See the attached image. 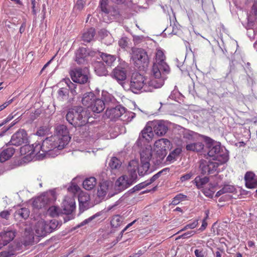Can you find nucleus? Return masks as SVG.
Masks as SVG:
<instances>
[{
	"instance_id": "obj_1",
	"label": "nucleus",
	"mask_w": 257,
	"mask_h": 257,
	"mask_svg": "<svg viewBox=\"0 0 257 257\" xmlns=\"http://www.w3.org/2000/svg\"><path fill=\"white\" fill-rule=\"evenodd\" d=\"M89 113L82 107H77L70 110L66 115V118L69 123L74 127L83 126L88 120Z\"/></svg>"
},
{
	"instance_id": "obj_2",
	"label": "nucleus",
	"mask_w": 257,
	"mask_h": 257,
	"mask_svg": "<svg viewBox=\"0 0 257 257\" xmlns=\"http://www.w3.org/2000/svg\"><path fill=\"white\" fill-rule=\"evenodd\" d=\"M156 65H153L151 76L147 78L145 92H152L154 89L161 87L164 84L165 78Z\"/></svg>"
},
{
	"instance_id": "obj_3",
	"label": "nucleus",
	"mask_w": 257,
	"mask_h": 257,
	"mask_svg": "<svg viewBox=\"0 0 257 257\" xmlns=\"http://www.w3.org/2000/svg\"><path fill=\"white\" fill-rule=\"evenodd\" d=\"M131 59L135 66L140 70H144L148 67L149 64V58L147 52L141 48L133 49Z\"/></svg>"
},
{
	"instance_id": "obj_4",
	"label": "nucleus",
	"mask_w": 257,
	"mask_h": 257,
	"mask_svg": "<svg viewBox=\"0 0 257 257\" xmlns=\"http://www.w3.org/2000/svg\"><path fill=\"white\" fill-rule=\"evenodd\" d=\"M208 155L212 157L214 161H217L220 164H224L228 160V155L225 150L221 148L220 145L210 146Z\"/></svg>"
},
{
	"instance_id": "obj_5",
	"label": "nucleus",
	"mask_w": 257,
	"mask_h": 257,
	"mask_svg": "<svg viewBox=\"0 0 257 257\" xmlns=\"http://www.w3.org/2000/svg\"><path fill=\"white\" fill-rule=\"evenodd\" d=\"M146 80L147 78L143 75L139 73H133L130 83V89L135 93L141 90L145 91Z\"/></svg>"
},
{
	"instance_id": "obj_6",
	"label": "nucleus",
	"mask_w": 257,
	"mask_h": 257,
	"mask_svg": "<svg viewBox=\"0 0 257 257\" xmlns=\"http://www.w3.org/2000/svg\"><path fill=\"white\" fill-rule=\"evenodd\" d=\"M55 134L53 137L57 138L56 141L59 143L60 149H63L71 139L67 126L63 124L58 125L55 129Z\"/></svg>"
},
{
	"instance_id": "obj_7",
	"label": "nucleus",
	"mask_w": 257,
	"mask_h": 257,
	"mask_svg": "<svg viewBox=\"0 0 257 257\" xmlns=\"http://www.w3.org/2000/svg\"><path fill=\"white\" fill-rule=\"evenodd\" d=\"M52 222H48L43 219L39 220L35 226V231L36 235L39 237H43L47 234L53 231L54 229L55 224Z\"/></svg>"
},
{
	"instance_id": "obj_8",
	"label": "nucleus",
	"mask_w": 257,
	"mask_h": 257,
	"mask_svg": "<svg viewBox=\"0 0 257 257\" xmlns=\"http://www.w3.org/2000/svg\"><path fill=\"white\" fill-rule=\"evenodd\" d=\"M171 145L170 141L167 139H161L155 142L154 150L160 159H163L166 156L167 151L170 149Z\"/></svg>"
},
{
	"instance_id": "obj_9",
	"label": "nucleus",
	"mask_w": 257,
	"mask_h": 257,
	"mask_svg": "<svg viewBox=\"0 0 257 257\" xmlns=\"http://www.w3.org/2000/svg\"><path fill=\"white\" fill-rule=\"evenodd\" d=\"M70 75L72 80L75 83L85 84L88 80L87 71L81 68H74L70 71Z\"/></svg>"
},
{
	"instance_id": "obj_10",
	"label": "nucleus",
	"mask_w": 257,
	"mask_h": 257,
	"mask_svg": "<svg viewBox=\"0 0 257 257\" xmlns=\"http://www.w3.org/2000/svg\"><path fill=\"white\" fill-rule=\"evenodd\" d=\"M27 133L24 130H19L12 137L10 143L12 145L19 146L28 141Z\"/></svg>"
},
{
	"instance_id": "obj_11",
	"label": "nucleus",
	"mask_w": 257,
	"mask_h": 257,
	"mask_svg": "<svg viewBox=\"0 0 257 257\" xmlns=\"http://www.w3.org/2000/svg\"><path fill=\"white\" fill-rule=\"evenodd\" d=\"M165 56L164 52L161 50H157L156 53V62L154 65H156L157 67L163 72L168 74L170 72L169 66L165 62Z\"/></svg>"
},
{
	"instance_id": "obj_12",
	"label": "nucleus",
	"mask_w": 257,
	"mask_h": 257,
	"mask_svg": "<svg viewBox=\"0 0 257 257\" xmlns=\"http://www.w3.org/2000/svg\"><path fill=\"white\" fill-rule=\"evenodd\" d=\"M57 138L52 136L47 138L42 143L43 146V153L42 155L47 153L50 151L57 148L58 150H62L59 147V143L56 141Z\"/></svg>"
},
{
	"instance_id": "obj_13",
	"label": "nucleus",
	"mask_w": 257,
	"mask_h": 257,
	"mask_svg": "<svg viewBox=\"0 0 257 257\" xmlns=\"http://www.w3.org/2000/svg\"><path fill=\"white\" fill-rule=\"evenodd\" d=\"M125 112V108L121 106L117 105L115 107L107 108L105 111L107 117L111 120H115L120 117Z\"/></svg>"
},
{
	"instance_id": "obj_14",
	"label": "nucleus",
	"mask_w": 257,
	"mask_h": 257,
	"mask_svg": "<svg viewBox=\"0 0 257 257\" xmlns=\"http://www.w3.org/2000/svg\"><path fill=\"white\" fill-rule=\"evenodd\" d=\"M154 137V132L152 126H146L142 131L136 142L138 146H142V140L144 139L147 142H150Z\"/></svg>"
},
{
	"instance_id": "obj_15",
	"label": "nucleus",
	"mask_w": 257,
	"mask_h": 257,
	"mask_svg": "<svg viewBox=\"0 0 257 257\" xmlns=\"http://www.w3.org/2000/svg\"><path fill=\"white\" fill-rule=\"evenodd\" d=\"M16 232L13 230H8L0 233V243L2 247L6 245L12 241L16 236Z\"/></svg>"
},
{
	"instance_id": "obj_16",
	"label": "nucleus",
	"mask_w": 257,
	"mask_h": 257,
	"mask_svg": "<svg viewBox=\"0 0 257 257\" xmlns=\"http://www.w3.org/2000/svg\"><path fill=\"white\" fill-rule=\"evenodd\" d=\"M245 186L247 188L257 187V176L252 172H247L244 175Z\"/></svg>"
},
{
	"instance_id": "obj_17",
	"label": "nucleus",
	"mask_w": 257,
	"mask_h": 257,
	"mask_svg": "<svg viewBox=\"0 0 257 257\" xmlns=\"http://www.w3.org/2000/svg\"><path fill=\"white\" fill-rule=\"evenodd\" d=\"M78 201L80 210H85L89 207L90 196L84 191H80L78 195Z\"/></svg>"
},
{
	"instance_id": "obj_18",
	"label": "nucleus",
	"mask_w": 257,
	"mask_h": 257,
	"mask_svg": "<svg viewBox=\"0 0 257 257\" xmlns=\"http://www.w3.org/2000/svg\"><path fill=\"white\" fill-rule=\"evenodd\" d=\"M154 133L158 136L164 135L168 130V127L162 120H156L153 122Z\"/></svg>"
},
{
	"instance_id": "obj_19",
	"label": "nucleus",
	"mask_w": 257,
	"mask_h": 257,
	"mask_svg": "<svg viewBox=\"0 0 257 257\" xmlns=\"http://www.w3.org/2000/svg\"><path fill=\"white\" fill-rule=\"evenodd\" d=\"M112 77L118 83H121L126 78V71L124 68L117 67L113 70Z\"/></svg>"
},
{
	"instance_id": "obj_20",
	"label": "nucleus",
	"mask_w": 257,
	"mask_h": 257,
	"mask_svg": "<svg viewBox=\"0 0 257 257\" xmlns=\"http://www.w3.org/2000/svg\"><path fill=\"white\" fill-rule=\"evenodd\" d=\"M63 204V210L65 214H71L75 209V202L73 198L65 200Z\"/></svg>"
},
{
	"instance_id": "obj_21",
	"label": "nucleus",
	"mask_w": 257,
	"mask_h": 257,
	"mask_svg": "<svg viewBox=\"0 0 257 257\" xmlns=\"http://www.w3.org/2000/svg\"><path fill=\"white\" fill-rule=\"evenodd\" d=\"M105 108V104L103 101L99 98H95L93 103L89 108L93 112L100 113Z\"/></svg>"
},
{
	"instance_id": "obj_22",
	"label": "nucleus",
	"mask_w": 257,
	"mask_h": 257,
	"mask_svg": "<svg viewBox=\"0 0 257 257\" xmlns=\"http://www.w3.org/2000/svg\"><path fill=\"white\" fill-rule=\"evenodd\" d=\"M96 96L93 92H90L85 93L82 99L83 105L87 108H89L93 103Z\"/></svg>"
},
{
	"instance_id": "obj_23",
	"label": "nucleus",
	"mask_w": 257,
	"mask_h": 257,
	"mask_svg": "<svg viewBox=\"0 0 257 257\" xmlns=\"http://www.w3.org/2000/svg\"><path fill=\"white\" fill-rule=\"evenodd\" d=\"M15 152V150L12 147L4 149L0 154L1 162H5L10 159L13 156Z\"/></svg>"
},
{
	"instance_id": "obj_24",
	"label": "nucleus",
	"mask_w": 257,
	"mask_h": 257,
	"mask_svg": "<svg viewBox=\"0 0 257 257\" xmlns=\"http://www.w3.org/2000/svg\"><path fill=\"white\" fill-rule=\"evenodd\" d=\"M109 183L107 181L101 182L97 190V196L103 198L109 189Z\"/></svg>"
},
{
	"instance_id": "obj_25",
	"label": "nucleus",
	"mask_w": 257,
	"mask_h": 257,
	"mask_svg": "<svg viewBox=\"0 0 257 257\" xmlns=\"http://www.w3.org/2000/svg\"><path fill=\"white\" fill-rule=\"evenodd\" d=\"M116 185L121 189H125L128 187L132 183H130V180L127 176H123L119 177L116 182Z\"/></svg>"
},
{
	"instance_id": "obj_26",
	"label": "nucleus",
	"mask_w": 257,
	"mask_h": 257,
	"mask_svg": "<svg viewBox=\"0 0 257 257\" xmlns=\"http://www.w3.org/2000/svg\"><path fill=\"white\" fill-rule=\"evenodd\" d=\"M87 55V50L85 48H79L76 54V61L78 64H82L85 62V58Z\"/></svg>"
},
{
	"instance_id": "obj_27",
	"label": "nucleus",
	"mask_w": 257,
	"mask_h": 257,
	"mask_svg": "<svg viewBox=\"0 0 257 257\" xmlns=\"http://www.w3.org/2000/svg\"><path fill=\"white\" fill-rule=\"evenodd\" d=\"M96 185V179L93 177L86 178L83 182V188L87 190H92Z\"/></svg>"
},
{
	"instance_id": "obj_28",
	"label": "nucleus",
	"mask_w": 257,
	"mask_h": 257,
	"mask_svg": "<svg viewBox=\"0 0 257 257\" xmlns=\"http://www.w3.org/2000/svg\"><path fill=\"white\" fill-rule=\"evenodd\" d=\"M124 218L120 215H114L112 216L110 220V225L112 227L117 228L122 223Z\"/></svg>"
},
{
	"instance_id": "obj_29",
	"label": "nucleus",
	"mask_w": 257,
	"mask_h": 257,
	"mask_svg": "<svg viewBox=\"0 0 257 257\" xmlns=\"http://www.w3.org/2000/svg\"><path fill=\"white\" fill-rule=\"evenodd\" d=\"M100 56L103 62L109 66H112L116 60V57L114 55L101 53Z\"/></svg>"
},
{
	"instance_id": "obj_30",
	"label": "nucleus",
	"mask_w": 257,
	"mask_h": 257,
	"mask_svg": "<svg viewBox=\"0 0 257 257\" xmlns=\"http://www.w3.org/2000/svg\"><path fill=\"white\" fill-rule=\"evenodd\" d=\"M94 70L96 74L99 76L105 75L107 70L104 64L101 62H96L94 64Z\"/></svg>"
},
{
	"instance_id": "obj_31",
	"label": "nucleus",
	"mask_w": 257,
	"mask_h": 257,
	"mask_svg": "<svg viewBox=\"0 0 257 257\" xmlns=\"http://www.w3.org/2000/svg\"><path fill=\"white\" fill-rule=\"evenodd\" d=\"M110 20L117 19L120 17V13L117 7L109 8L108 12L105 14Z\"/></svg>"
},
{
	"instance_id": "obj_32",
	"label": "nucleus",
	"mask_w": 257,
	"mask_h": 257,
	"mask_svg": "<svg viewBox=\"0 0 257 257\" xmlns=\"http://www.w3.org/2000/svg\"><path fill=\"white\" fill-rule=\"evenodd\" d=\"M95 35V30L91 28L85 32L82 36L83 40L86 42H90L93 39Z\"/></svg>"
},
{
	"instance_id": "obj_33",
	"label": "nucleus",
	"mask_w": 257,
	"mask_h": 257,
	"mask_svg": "<svg viewBox=\"0 0 257 257\" xmlns=\"http://www.w3.org/2000/svg\"><path fill=\"white\" fill-rule=\"evenodd\" d=\"M32 145H25L20 148V153L25 157L31 158L33 157Z\"/></svg>"
},
{
	"instance_id": "obj_34",
	"label": "nucleus",
	"mask_w": 257,
	"mask_h": 257,
	"mask_svg": "<svg viewBox=\"0 0 257 257\" xmlns=\"http://www.w3.org/2000/svg\"><path fill=\"white\" fill-rule=\"evenodd\" d=\"M181 152L182 149L181 148H177L175 149L168 156L166 159L167 161L170 163L174 162L176 160L177 158L179 157Z\"/></svg>"
},
{
	"instance_id": "obj_35",
	"label": "nucleus",
	"mask_w": 257,
	"mask_h": 257,
	"mask_svg": "<svg viewBox=\"0 0 257 257\" xmlns=\"http://www.w3.org/2000/svg\"><path fill=\"white\" fill-rule=\"evenodd\" d=\"M235 188L234 186L231 185H225L223 187L217 192L216 194V197H219L221 195L227 193H233L235 192Z\"/></svg>"
},
{
	"instance_id": "obj_36",
	"label": "nucleus",
	"mask_w": 257,
	"mask_h": 257,
	"mask_svg": "<svg viewBox=\"0 0 257 257\" xmlns=\"http://www.w3.org/2000/svg\"><path fill=\"white\" fill-rule=\"evenodd\" d=\"M141 161H144L145 160L150 162L152 157V149L150 147L148 148H146L145 150H143L140 153Z\"/></svg>"
},
{
	"instance_id": "obj_37",
	"label": "nucleus",
	"mask_w": 257,
	"mask_h": 257,
	"mask_svg": "<svg viewBox=\"0 0 257 257\" xmlns=\"http://www.w3.org/2000/svg\"><path fill=\"white\" fill-rule=\"evenodd\" d=\"M150 163L147 160L141 161V165L139 167L138 173L140 176L145 175L149 171Z\"/></svg>"
},
{
	"instance_id": "obj_38",
	"label": "nucleus",
	"mask_w": 257,
	"mask_h": 257,
	"mask_svg": "<svg viewBox=\"0 0 257 257\" xmlns=\"http://www.w3.org/2000/svg\"><path fill=\"white\" fill-rule=\"evenodd\" d=\"M17 246L15 245H12L7 250H4L0 252V257H11L16 254Z\"/></svg>"
},
{
	"instance_id": "obj_39",
	"label": "nucleus",
	"mask_w": 257,
	"mask_h": 257,
	"mask_svg": "<svg viewBox=\"0 0 257 257\" xmlns=\"http://www.w3.org/2000/svg\"><path fill=\"white\" fill-rule=\"evenodd\" d=\"M209 181V178L206 177H196L194 179V183L198 189L203 188L204 185L207 184Z\"/></svg>"
},
{
	"instance_id": "obj_40",
	"label": "nucleus",
	"mask_w": 257,
	"mask_h": 257,
	"mask_svg": "<svg viewBox=\"0 0 257 257\" xmlns=\"http://www.w3.org/2000/svg\"><path fill=\"white\" fill-rule=\"evenodd\" d=\"M30 215V211L27 208H21L15 212V216H18L26 219L28 218Z\"/></svg>"
},
{
	"instance_id": "obj_41",
	"label": "nucleus",
	"mask_w": 257,
	"mask_h": 257,
	"mask_svg": "<svg viewBox=\"0 0 257 257\" xmlns=\"http://www.w3.org/2000/svg\"><path fill=\"white\" fill-rule=\"evenodd\" d=\"M46 203L44 197H39L34 199L33 202V206L36 208L39 209L45 207Z\"/></svg>"
},
{
	"instance_id": "obj_42",
	"label": "nucleus",
	"mask_w": 257,
	"mask_h": 257,
	"mask_svg": "<svg viewBox=\"0 0 257 257\" xmlns=\"http://www.w3.org/2000/svg\"><path fill=\"white\" fill-rule=\"evenodd\" d=\"M121 165V162L116 157L111 158L109 166L112 170H118Z\"/></svg>"
},
{
	"instance_id": "obj_43",
	"label": "nucleus",
	"mask_w": 257,
	"mask_h": 257,
	"mask_svg": "<svg viewBox=\"0 0 257 257\" xmlns=\"http://www.w3.org/2000/svg\"><path fill=\"white\" fill-rule=\"evenodd\" d=\"M58 98L63 101L66 100L68 97L69 89L66 88H61L58 91Z\"/></svg>"
},
{
	"instance_id": "obj_44",
	"label": "nucleus",
	"mask_w": 257,
	"mask_h": 257,
	"mask_svg": "<svg viewBox=\"0 0 257 257\" xmlns=\"http://www.w3.org/2000/svg\"><path fill=\"white\" fill-rule=\"evenodd\" d=\"M209 161L201 160L200 162V169L201 171V173L203 174H210V170L209 167Z\"/></svg>"
},
{
	"instance_id": "obj_45",
	"label": "nucleus",
	"mask_w": 257,
	"mask_h": 257,
	"mask_svg": "<svg viewBox=\"0 0 257 257\" xmlns=\"http://www.w3.org/2000/svg\"><path fill=\"white\" fill-rule=\"evenodd\" d=\"M33 156L40 153L41 151L43 152L42 144L40 142H36L32 145Z\"/></svg>"
},
{
	"instance_id": "obj_46",
	"label": "nucleus",
	"mask_w": 257,
	"mask_h": 257,
	"mask_svg": "<svg viewBox=\"0 0 257 257\" xmlns=\"http://www.w3.org/2000/svg\"><path fill=\"white\" fill-rule=\"evenodd\" d=\"M63 81L67 84L72 94L73 95H76L77 93L76 91V85L72 83L69 78L64 79Z\"/></svg>"
},
{
	"instance_id": "obj_47",
	"label": "nucleus",
	"mask_w": 257,
	"mask_h": 257,
	"mask_svg": "<svg viewBox=\"0 0 257 257\" xmlns=\"http://www.w3.org/2000/svg\"><path fill=\"white\" fill-rule=\"evenodd\" d=\"M187 196L182 193L177 194L172 200L171 204L173 205H176L178 204L182 201L186 200Z\"/></svg>"
},
{
	"instance_id": "obj_48",
	"label": "nucleus",
	"mask_w": 257,
	"mask_h": 257,
	"mask_svg": "<svg viewBox=\"0 0 257 257\" xmlns=\"http://www.w3.org/2000/svg\"><path fill=\"white\" fill-rule=\"evenodd\" d=\"M128 171L137 172L139 170V162L135 160H133L129 162L128 166Z\"/></svg>"
},
{
	"instance_id": "obj_49",
	"label": "nucleus",
	"mask_w": 257,
	"mask_h": 257,
	"mask_svg": "<svg viewBox=\"0 0 257 257\" xmlns=\"http://www.w3.org/2000/svg\"><path fill=\"white\" fill-rule=\"evenodd\" d=\"M209 161V170H210V173L212 174L214 172H215L219 165H221L222 164H220L219 162H216L217 161Z\"/></svg>"
},
{
	"instance_id": "obj_50",
	"label": "nucleus",
	"mask_w": 257,
	"mask_h": 257,
	"mask_svg": "<svg viewBox=\"0 0 257 257\" xmlns=\"http://www.w3.org/2000/svg\"><path fill=\"white\" fill-rule=\"evenodd\" d=\"M34 236L33 234H29L28 236H26V237L23 239L22 243L25 246H27L30 245H32L34 242Z\"/></svg>"
},
{
	"instance_id": "obj_51",
	"label": "nucleus",
	"mask_w": 257,
	"mask_h": 257,
	"mask_svg": "<svg viewBox=\"0 0 257 257\" xmlns=\"http://www.w3.org/2000/svg\"><path fill=\"white\" fill-rule=\"evenodd\" d=\"M99 7L101 10L104 14L108 12L109 8L108 7V0H100Z\"/></svg>"
},
{
	"instance_id": "obj_52",
	"label": "nucleus",
	"mask_w": 257,
	"mask_h": 257,
	"mask_svg": "<svg viewBox=\"0 0 257 257\" xmlns=\"http://www.w3.org/2000/svg\"><path fill=\"white\" fill-rule=\"evenodd\" d=\"M205 217L202 220V225L199 228V230L201 231H203L205 230L207 226V220L208 219L209 217V211L208 210H207L205 211Z\"/></svg>"
},
{
	"instance_id": "obj_53",
	"label": "nucleus",
	"mask_w": 257,
	"mask_h": 257,
	"mask_svg": "<svg viewBox=\"0 0 257 257\" xmlns=\"http://www.w3.org/2000/svg\"><path fill=\"white\" fill-rule=\"evenodd\" d=\"M48 212L51 216L55 217L58 215L59 208L55 206H52L49 207Z\"/></svg>"
},
{
	"instance_id": "obj_54",
	"label": "nucleus",
	"mask_w": 257,
	"mask_h": 257,
	"mask_svg": "<svg viewBox=\"0 0 257 257\" xmlns=\"http://www.w3.org/2000/svg\"><path fill=\"white\" fill-rule=\"evenodd\" d=\"M100 215V212H98L96 213L95 214L90 216L87 219H85L83 220L82 222H81L80 224L79 225L80 226H83L86 224H88L91 221H92L93 219H94L95 218H96L97 216H99Z\"/></svg>"
},
{
	"instance_id": "obj_55",
	"label": "nucleus",
	"mask_w": 257,
	"mask_h": 257,
	"mask_svg": "<svg viewBox=\"0 0 257 257\" xmlns=\"http://www.w3.org/2000/svg\"><path fill=\"white\" fill-rule=\"evenodd\" d=\"M85 0H77L75 5V8L78 11H82L85 5Z\"/></svg>"
},
{
	"instance_id": "obj_56",
	"label": "nucleus",
	"mask_w": 257,
	"mask_h": 257,
	"mask_svg": "<svg viewBox=\"0 0 257 257\" xmlns=\"http://www.w3.org/2000/svg\"><path fill=\"white\" fill-rule=\"evenodd\" d=\"M128 179L130 180L131 183H134L137 179V175L136 172L133 171H128Z\"/></svg>"
},
{
	"instance_id": "obj_57",
	"label": "nucleus",
	"mask_w": 257,
	"mask_h": 257,
	"mask_svg": "<svg viewBox=\"0 0 257 257\" xmlns=\"http://www.w3.org/2000/svg\"><path fill=\"white\" fill-rule=\"evenodd\" d=\"M148 185H149V184H148L147 181H146L144 182H142V183L138 184L137 185L135 186L133 188V189H134V191H139V190H141L142 189L144 188L145 187H147Z\"/></svg>"
},
{
	"instance_id": "obj_58",
	"label": "nucleus",
	"mask_w": 257,
	"mask_h": 257,
	"mask_svg": "<svg viewBox=\"0 0 257 257\" xmlns=\"http://www.w3.org/2000/svg\"><path fill=\"white\" fill-rule=\"evenodd\" d=\"M118 45L123 49H124L127 46L128 42L126 37H123L120 39L118 41Z\"/></svg>"
},
{
	"instance_id": "obj_59",
	"label": "nucleus",
	"mask_w": 257,
	"mask_h": 257,
	"mask_svg": "<svg viewBox=\"0 0 257 257\" xmlns=\"http://www.w3.org/2000/svg\"><path fill=\"white\" fill-rule=\"evenodd\" d=\"M203 193L206 196L210 197V198H212L214 193V189L212 188L211 189H210L205 188L203 190Z\"/></svg>"
},
{
	"instance_id": "obj_60",
	"label": "nucleus",
	"mask_w": 257,
	"mask_h": 257,
	"mask_svg": "<svg viewBox=\"0 0 257 257\" xmlns=\"http://www.w3.org/2000/svg\"><path fill=\"white\" fill-rule=\"evenodd\" d=\"M47 128L45 127H40L37 132V135L39 136H43L47 133Z\"/></svg>"
},
{
	"instance_id": "obj_61",
	"label": "nucleus",
	"mask_w": 257,
	"mask_h": 257,
	"mask_svg": "<svg viewBox=\"0 0 257 257\" xmlns=\"http://www.w3.org/2000/svg\"><path fill=\"white\" fill-rule=\"evenodd\" d=\"M193 174L192 173L186 174L180 177V181L183 182L190 180L192 177Z\"/></svg>"
},
{
	"instance_id": "obj_62",
	"label": "nucleus",
	"mask_w": 257,
	"mask_h": 257,
	"mask_svg": "<svg viewBox=\"0 0 257 257\" xmlns=\"http://www.w3.org/2000/svg\"><path fill=\"white\" fill-rule=\"evenodd\" d=\"M195 144V148L196 152H201L204 148V144L202 142H196Z\"/></svg>"
},
{
	"instance_id": "obj_63",
	"label": "nucleus",
	"mask_w": 257,
	"mask_h": 257,
	"mask_svg": "<svg viewBox=\"0 0 257 257\" xmlns=\"http://www.w3.org/2000/svg\"><path fill=\"white\" fill-rule=\"evenodd\" d=\"M198 224V219H196L193 220L192 222L188 223L187 224V226L189 229H194L195 228Z\"/></svg>"
},
{
	"instance_id": "obj_64",
	"label": "nucleus",
	"mask_w": 257,
	"mask_h": 257,
	"mask_svg": "<svg viewBox=\"0 0 257 257\" xmlns=\"http://www.w3.org/2000/svg\"><path fill=\"white\" fill-rule=\"evenodd\" d=\"M252 14L257 17V0H254L253 5L251 7Z\"/></svg>"
}]
</instances>
